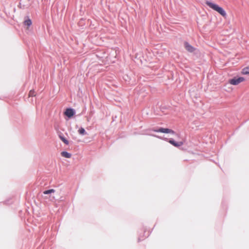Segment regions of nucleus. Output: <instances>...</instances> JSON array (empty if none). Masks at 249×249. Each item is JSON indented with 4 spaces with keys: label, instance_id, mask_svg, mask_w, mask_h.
I'll return each mask as SVG.
<instances>
[{
    "label": "nucleus",
    "instance_id": "f257e3e1",
    "mask_svg": "<svg viewBox=\"0 0 249 249\" xmlns=\"http://www.w3.org/2000/svg\"><path fill=\"white\" fill-rule=\"evenodd\" d=\"M205 3L209 7L218 12L222 17L224 18L226 17L227 14L225 11L222 7L219 6L217 4L209 1H206Z\"/></svg>",
    "mask_w": 249,
    "mask_h": 249
},
{
    "label": "nucleus",
    "instance_id": "f03ea898",
    "mask_svg": "<svg viewBox=\"0 0 249 249\" xmlns=\"http://www.w3.org/2000/svg\"><path fill=\"white\" fill-rule=\"evenodd\" d=\"M245 79L243 77H234L229 80V83L234 86L238 85L240 83L244 82Z\"/></svg>",
    "mask_w": 249,
    "mask_h": 249
},
{
    "label": "nucleus",
    "instance_id": "7ed1b4c3",
    "mask_svg": "<svg viewBox=\"0 0 249 249\" xmlns=\"http://www.w3.org/2000/svg\"><path fill=\"white\" fill-rule=\"evenodd\" d=\"M153 131L157 132H161L164 133H171L174 134L175 132L174 130L169 128H160L158 129H153Z\"/></svg>",
    "mask_w": 249,
    "mask_h": 249
},
{
    "label": "nucleus",
    "instance_id": "20e7f679",
    "mask_svg": "<svg viewBox=\"0 0 249 249\" xmlns=\"http://www.w3.org/2000/svg\"><path fill=\"white\" fill-rule=\"evenodd\" d=\"M168 142L172 145H173V146H175V147H178L180 146H182L183 143H184V142L181 141V142H175V141H174L172 139H170L168 141Z\"/></svg>",
    "mask_w": 249,
    "mask_h": 249
},
{
    "label": "nucleus",
    "instance_id": "39448f33",
    "mask_svg": "<svg viewBox=\"0 0 249 249\" xmlns=\"http://www.w3.org/2000/svg\"><path fill=\"white\" fill-rule=\"evenodd\" d=\"M74 111L71 108H67L64 112V114L68 117L71 118L74 115Z\"/></svg>",
    "mask_w": 249,
    "mask_h": 249
},
{
    "label": "nucleus",
    "instance_id": "423d86ee",
    "mask_svg": "<svg viewBox=\"0 0 249 249\" xmlns=\"http://www.w3.org/2000/svg\"><path fill=\"white\" fill-rule=\"evenodd\" d=\"M184 47L186 50L191 53L193 52L195 50V48L187 42H184Z\"/></svg>",
    "mask_w": 249,
    "mask_h": 249
},
{
    "label": "nucleus",
    "instance_id": "0eeeda50",
    "mask_svg": "<svg viewBox=\"0 0 249 249\" xmlns=\"http://www.w3.org/2000/svg\"><path fill=\"white\" fill-rule=\"evenodd\" d=\"M61 155L62 157L66 158H71V154H70L67 152H66V151L62 152L61 153Z\"/></svg>",
    "mask_w": 249,
    "mask_h": 249
},
{
    "label": "nucleus",
    "instance_id": "6e6552de",
    "mask_svg": "<svg viewBox=\"0 0 249 249\" xmlns=\"http://www.w3.org/2000/svg\"><path fill=\"white\" fill-rule=\"evenodd\" d=\"M241 73L243 74H249V66L243 69L242 70Z\"/></svg>",
    "mask_w": 249,
    "mask_h": 249
},
{
    "label": "nucleus",
    "instance_id": "1a4fd4ad",
    "mask_svg": "<svg viewBox=\"0 0 249 249\" xmlns=\"http://www.w3.org/2000/svg\"><path fill=\"white\" fill-rule=\"evenodd\" d=\"M24 24L25 25H26L27 26H30L31 24H32V21L31 19H28L27 20H25L24 21Z\"/></svg>",
    "mask_w": 249,
    "mask_h": 249
},
{
    "label": "nucleus",
    "instance_id": "9d476101",
    "mask_svg": "<svg viewBox=\"0 0 249 249\" xmlns=\"http://www.w3.org/2000/svg\"><path fill=\"white\" fill-rule=\"evenodd\" d=\"M78 132L81 135H85V134H86V131H85V129L84 128H83V127H81L78 130Z\"/></svg>",
    "mask_w": 249,
    "mask_h": 249
},
{
    "label": "nucleus",
    "instance_id": "9b49d317",
    "mask_svg": "<svg viewBox=\"0 0 249 249\" xmlns=\"http://www.w3.org/2000/svg\"><path fill=\"white\" fill-rule=\"evenodd\" d=\"M59 138L61 139V140L62 142H63L66 144H69V141L66 138H65L64 137L60 136Z\"/></svg>",
    "mask_w": 249,
    "mask_h": 249
},
{
    "label": "nucleus",
    "instance_id": "f8f14e48",
    "mask_svg": "<svg viewBox=\"0 0 249 249\" xmlns=\"http://www.w3.org/2000/svg\"><path fill=\"white\" fill-rule=\"evenodd\" d=\"M55 192V190L54 189H50L48 190H46L43 192L44 194H49L51 193H53Z\"/></svg>",
    "mask_w": 249,
    "mask_h": 249
},
{
    "label": "nucleus",
    "instance_id": "ddd939ff",
    "mask_svg": "<svg viewBox=\"0 0 249 249\" xmlns=\"http://www.w3.org/2000/svg\"><path fill=\"white\" fill-rule=\"evenodd\" d=\"M35 96V92L34 90H30L29 93V96Z\"/></svg>",
    "mask_w": 249,
    "mask_h": 249
}]
</instances>
